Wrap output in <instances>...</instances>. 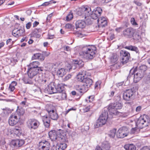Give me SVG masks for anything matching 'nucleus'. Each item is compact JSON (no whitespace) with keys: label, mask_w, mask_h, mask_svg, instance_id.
I'll list each match as a JSON object with an SVG mask.
<instances>
[{"label":"nucleus","mask_w":150,"mask_h":150,"mask_svg":"<svg viewBox=\"0 0 150 150\" xmlns=\"http://www.w3.org/2000/svg\"><path fill=\"white\" fill-rule=\"evenodd\" d=\"M96 48L94 46L84 47L79 53L80 57L86 59H92L95 57Z\"/></svg>","instance_id":"f257e3e1"},{"label":"nucleus","mask_w":150,"mask_h":150,"mask_svg":"<svg viewBox=\"0 0 150 150\" xmlns=\"http://www.w3.org/2000/svg\"><path fill=\"white\" fill-rule=\"evenodd\" d=\"M24 113V110L21 108L17 110L14 113H12L8 120V123L10 125L13 126L16 124L19 121L20 116L23 115Z\"/></svg>","instance_id":"f03ea898"},{"label":"nucleus","mask_w":150,"mask_h":150,"mask_svg":"<svg viewBox=\"0 0 150 150\" xmlns=\"http://www.w3.org/2000/svg\"><path fill=\"white\" fill-rule=\"evenodd\" d=\"M48 88V92L49 94L61 93L63 92L64 87L62 84H58L56 85L54 82H51L50 83L47 87Z\"/></svg>","instance_id":"7ed1b4c3"},{"label":"nucleus","mask_w":150,"mask_h":150,"mask_svg":"<svg viewBox=\"0 0 150 150\" xmlns=\"http://www.w3.org/2000/svg\"><path fill=\"white\" fill-rule=\"evenodd\" d=\"M82 83L83 84L80 87H79V86H76L77 87L78 86V88L77 89V90L80 93L85 92L88 90V88L92 85L93 81L91 79L86 76L83 80Z\"/></svg>","instance_id":"20e7f679"},{"label":"nucleus","mask_w":150,"mask_h":150,"mask_svg":"<svg viewBox=\"0 0 150 150\" xmlns=\"http://www.w3.org/2000/svg\"><path fill=\"white\" fill-rule=\"evenodd\" d=\"M138 88L137 85H135L132 88L126 90L123 93L124 99L127 101L132 99L135 95L136 91L137 90Z\"/></svg>","instance_id":"39448f33"},{"label":"nucleus","mask_w":150,"mask_h":150,"mask_svg":"<svg viewBox=\"0 0 150 150\" xmlns=\"http://www.w3.org/2000/svg\"><path fill=\"white\" fill-rule=\"evenodd\" d=\"M149 120L148 116L146 115H144L140 116L137 120L136 125L140 129L143 128L148 125Z\"/></svg>","instance_id":"423d86ee"},{"label":"nucleus","mask_w":150,"mask_h":150,"mask_svg":"<svg viewBox=\"0 0 150 150\" xmlns=\"http://www.w3.org/2000/svg\"><path fill=\"white\" fill-rule=\"evenodd\" d=\"M108 117V114L107 111L103 112L94 125L95 128H98L104 125L106 122Z\"/></svg>","instance_id":"0eeeda50"},{"label":"nucleus","mask_w":150,"mask_h":150,"mask_svg":"<svg viewBox=\"0 0 150 150\" xmlns=\"http://www.w3.org/2000/svg\"><path fill=\"white\" fill-rule=\"evenodd\" d=\"M57 133H58L54 130H51L49 132V137L52 141H55L56 139L62 142H66L67 141L66 137L62 135L60 133L58 135L57 134Z\"/></svg>","instance_id":"6e6552de"},{"label":"nucleus","mask_w":150,"mask_h":150,"mask_svg":"<svg viewBox=\"0 0 150 150\" xmlns=\"http://www.w3.org/2000/svg\"><path fill=\"white\" fill-rule=\"evenodd\" d=\"M134 75V81L137 83L144 76V74L141 71L137 70V67H136L134 69H131L130 71L129 75Z\"/></svg>","instance_id":"1a4fd4ad"},{"label":"nucleus","mask_w":150,"mask_h":150,"mask_svg":"<svg viewBox=\"0 0 150 150\" xmlns=\"http://www.w3.org/2000/svg\"><path fill=\"white\" fill-rule=\"evenodd\" d=\"M47 112L49 117L54 120H57L58 118V115L55 111V108L52 104L47 103Z\"/></svg>","instance_id":"9d476101"},{"label":"nucleus","mask_w":150,"mask_h":150,"mask_svg":"<svg viewBox=\"0 0 150 150\" xmlns=\"http://www.w3.org/2000/svg\"><path fill=\"white\" fill-rule=\"evenodd\" d=\"M91 13V8L88 6H82L79 8L78 14L80 16H82V17L86 18L87 17L90 16Z\"/></svg>","instance_id":"9b49d317"},{"label":"nucleus","mask_w":150,"mask_h":150,"mask_svg":"<svg viewBox=\"0 0 150 150\" xmlns=\"http://www.w3.org/2000/svg\"><path fill=\"white\" fill-rule=\"evenodd\" d=\"M28 75L30 78H32L35 76L34 80L35 82L39 81L40 77L39 76V71L40 70L35 68H28Z\"/></svg>","instance_id":"f8f14e48"},{"label":"nucleus","mask_w":150,"mask_h":150,"mask_svg":"<svg viewBox=\"0 0 150 150\" xmlns=\"http://www.w3.org/2000/svg\"><path fill=\"white\" fill-rule=\"evenodd\" d=\"M121 59V62L122 64L127 63L129 61L130 57V54L125 50H122L120 52Z\"/></svg>","instance_id":"ddd939ff"},{"label":"nucleus","mask_w":150,"mask_h":150,"mask_svg":"<svg viewBox=\"0 0 150 150\" xmlns=\"http://www.w3.org/2000/svg\"><path fill=\"white\" fill-rule=\"evenodd\" d=\"M27 125L29 129H35L38 127L39 125V123L35 119H30L27 122Z\"/></svg>","instance_id":"4468645a"},{"label":"nucleus","mask_w":150,"mask_h":150,"mask_svg":"<svg viewBox=\"0 0 150 150\" xmlns=\"http://www.w3.org/2000/svg\"><path fill=\"white\" fill-rule=\"evenodd\" d=\"M71 69V65L68 64L67 67L59 69L57 71V75L59 76L63 77L68 72L70 71Z\"/></svg>","instance_id":"2eb2a0df"},{"label":"nucleus","mask_w":150,"mask_h":150,"mask_svg":"<svg viewBox=\"0 0 150 150\" xmlns=\"http://www.w3.org/2000/svg\"><path fill=\"white\" fill-rule=\"evenodd\" d=\"M127 129L125 127L120 128L116 133L117 137L119 138H123L127 136Z\"/></svg>","instance_id":"dca6fc26"},{"label":"nucleus","mask_w":150,"mask_h":150,"mask_svg":"<svg viewBox=\"0 0 150 150\" xmlns=\"http://www.w3.org/2000/svg\"><path fill=\"white\" fill-rule=\"evenodd\" d=\"M134 32V30L132 28H128L123 30L122 35L124 37L131 38L133 36Z\"/></svg>","instance_id":"f3484780"},{"label":"nucleus","mask_w":150,"mask_h":150,"mask_svg":"<svg viewBox=\"0 0 150 150\" xmlns=\"http://www.w3.org/2000/svg\"><path fill=\"white\" fill-rule=\"evenodd\" d=\"M24 144V141L22 139H16L12 140L10 143L11 146L18 148L22 146Z\"/></svg>","instance_id":"a211bd4d"},{"label":"nucleus","mask_w":150,"mask_h":150,"mask_svg":"<svg viewBox=\"0 0 150 150\" xmlns=\"http://www.w3.org/2000/svg\"><path fill=\"white\" fill-rule=\"evenodd\" d=\"M102 12V9L100 7H97L96 10H94L92 13H91V17L93 19H96L98 18Z\"/></svg>","instance_id":"6ab92c4d"},{"label":"nucleus","mask_w":150,"mask_h":150,"mask_svg":"<svg viewBox=\"0 0 150 150\" xmlns=\"http://www.w3.org/2000/svg\"><path fill=\"white\" fill-rule=\"evenodd\" d=\"M67 141L66 142H62L60 141L61 143L58 144L55 147L56 150H63L66 148L67 145L66 144L68 142V140L66 138Z\"/></svg>","instance_id":"aec40b11"},{"label":"nucleus","mask_w":150,"mask_h":150,"mask_svg":"<svg viewBox=\"0 0 150 150\" xmlns=\"http://www.w3.org/2000/svg\"><path fill=\"white\" fill-rule=\"evenodd\" d=\"M25 31L23 29H18L17 28H15L12 31V33L13 35L15 37H19L24 35Z\"/></svg>","instance_id":"412c9836"},{"label":"nucleus","mask_w":150,"mask_h":150,"mask_svg":"<svg viewBox=\"0 0 150 150\" xmlns=\"http://www.w3.org/2000/svg\"><path fill=\"white\" fill-rule=\"evenodd\" d=\"M112 106V105H109L108 109L112 115H115L120 116L121 115V113L118 110L115 109Z\"/></svg>","instance_id":"4be33fe9"},{"label":"nucleus","mask_w":150,"mask_h":150,"mask_svg":"<svg viewBox=\"0 0 150 150\" xmlns=\"http://www.w3.org/2000/svg\"><path fill=\"white\" fill-rule=\"evenodd\" d=\"M40 65V63L38 61L33 62L28 65L29 68L38 69V70H40V71H42L40 68L38 67Z\"/></svg>","instance_id":"5701e85b"},{"label":"nucleus","mask_w":150,"mask_h":150,"mask_svg":"<svg viewBox=\"0 0 150 150\" xmlns=\"http://www.w3.org/2000/svg\"><path fill=\"white\" fill-rule=\"evenodd\" d=\"M86 24V22L82 20H78L76 22V28H83L85 27Z\"/></svg>","instance_id":"b1692460"},{"label":"nucleus","mask_w":150,"mask_h":150,"mask_svg":"<svg viewBox=\"0 0 150 150\" xmlns=\"http://www.w3.org/2000/svg\"><path fill=\"white\" fill-rule=\"evenodd\" d=\"M61 65L60 63H56L54 64L52 63L49 64L48 67L49 68L48 71L53 72L54 70V69L57 67H58Z\"/></svg>","instance_id":"393cba45"},{"label":"nucleus","mask_w":150,"mask_h":150,"mask_svg":"<svg viewBox=\"0 0 150 150\" xmlns=\"http://www.w3.org/2000/svg\"><path fill=\"white\" fill-rule=\"evenodd\" d=\"M41 29H35L32 33V35L35 37L39 38L40 36L41 33Z\"/></svg>","instance_id":"a878e982"},{"label":"nucleus","mask_w":150,"mask_h":150,"mask_svg":"<svg viewBox=\"0 0 150 150\" xmlns=\"http://www.w3.org/2000/svg\"><path fill=\"white\" fill-rule=\"evenodd\" d=\"M124 148L126 150H137L135 146L132 144H126L125 145Z\"/></svg>","instance_id":"bb28decb"},{"label":"nucleus","mask_w":150,"mask_h":150,"mask_svg":"<svg viewBox=\"0 0 150 150\" xmlns=\"http://www.w3.org/2000/svg\"><path fill=\"white\" fill-rule=\"evenodd\" d=\"M125 48L126 49L130 50L131 51H134L137 53H139V50L138 48L134 46L130 45L129 46H125Z\"/></svg>","instance_id":"cd10ccee"},{"label":"nucleus","mask_w":150,"mask_h":150,"mask_svg":"<svg viewBox=\"0 0 150 150\" xmlns=\"http://www.w3.org/2000/svg\"><path fill=\"white\" fill-rule=\"evenodd\" d=\"M110 61L112 63H115L117 61L118 59V56L116 54L113 53L110 57Z\"/></svg>","instance_id":"c85d7f7f"},{"label":"nucleus","mask_w":150,"mask_h":150,"mask_svg":"<svg viewBox=\"0 0 150 150\" xmlns=\"http://www.w3.org/2000/svg\"><path fill=\"white\" fill-rule=\"evenodd\" d=\"M37 59L43 60L44 59V58L41 54L37 53L34 54L32 57V59L33 60Z\"/></svg>","instance_id":"c756f323"},{"label":"nucleus","mask_w":150,"mask_h":150,"mask_svg":"<svg viewBox=\"0 0 150 150\" xmlns=\"http://www.w3.org/2000/svg\"><path fill=\"white\" fill-rule=\"evenodd\" d=\"M74 62L76 67L80 68L84 65L83 62L82 60H74Z\"/></svg>","instance_id":"7c9ffc66"},{"label":"nucleus","mask_w":150,"mask_h":150,"mask_svg":"<svg viewBox=\"0 0 150 150\" xmlns=\"http://www.w3.org/2000/svg\"><path fill=\"white\" fill-rule=\"evenodd\" d=\"M85 74V73H83L81 74L80 72L77 76V78L78 81L82 82L83 80L86 76H84Z\"/></svg>","instance_id":"2f4dec72"},{"label":"nucleus","mask_w":150,"mask_h":150,"mask_svg":"<svg viewBox=\"0 0 150 150\" xmlns=\"http://www.w3.org/2000/svg\"><path fill=\"white\" fill-rule=\"evenodd\" d=\"M14 134L18 136H19L21 134V132L20 127H16L13 130Z\"/></svg>","instance_id":"473e14b6"},{"label":"nucleus","mask_w":150,"mask_h":150,"mask_svg":"<svg viewBox=\"0 0 150 150\" xmlns=\"http://www.w3.org/2000/svg\"><path fill=\"white\" fill-rule=\"evenodd\" d=\"M17 83L16 81H13L9 85L8 90L11 92H13L15 89V86L17 85Z\"/></svg>","instance_id":"72a5a7b5"},{"label":"nucleus","mask_w":150,"mask_h":150,"mask_svg":"<svg viewBox=\"0 0 150 150\" xmlns=\"http://www.w3.org/2000/svg\"><path fill=\"white\" fill-rule=\"evenodd\" d=\"M110 105H112V106H113V108H114L115 109H116L117 110H120L121 109L122 106V104L119 102L116 103V104L115 103L111 104H110Z\"/></svg>","instance_id":"f704fd0d"},{"label":"nucleus","mask_w":150,"mask_h":150,"mask_svg":"<svg viewBox=\"0 0 150 150\" xmlns=\"http://www.w3.org/2000/svg\"><path fill=\"white\" fill-rule=\"evenodd\" d=\"M102 146L104 150H109L110 147V144L107 142H104L103 143Z\"/></svg>","instance_id":"c9c22d12"},{"label":"nucleus","mask_w":150,"mask_h":150,"mask_svg":"<svg viewBox=\"0 0 150 150\" xmlns=\"http://www.w3.org/2000/svg\"><path fill=\"white\" fill-rule=\"evenodd\" d=\"M32 79L29 77V78L25 77L23 79V80L25 83L32 84L33 83L34 80H32Z\"/></svg>","instance_id":"e433bc0d"},{"label":"nucleus","mask_w":150,"mask_h":150,"mask_svg":"<svg viewBox=\"0 0 150 150\" xmlns=\"http://www.w3.org/2000/svg\"><path fill=\"white\" fill-rule=\"evenodd\" d=\"M137 70L141 71L144 74L145 71L147 67L145 65H142L139 66L138 68H137Z\"/></svg>","instance_id":"4c0bfd02"},{"label":"nucleus","mask_w":150,"mask_h":150,"mask_svg":"<svg viewBox=\"0 0 150 150\" xmlns=\"http://www.w3.org/2000/svg\"><path fill=\"white\" fill-rule=\"evenodd\" d=\"M116 132V129H114L111 130L109 134V136L112 138H114L115 136Z\"/></svg>","instance_id":"58836bf2"},{"label":"nucleus","mask_w":150,"mask_h":150,"mask_svg":"<svg viewBox=\"0 0 150 150\" xmlns=\"http://www.w3.org/2000/svg\"><path fill=\"white\" fill-rule=\"evenodd\" d=\"M73 18V13L71 12H70L67 16L66 20L67 21H69L71 20Z\"/></svg>","instance_id":"ea45409f"},{"label":"nucleus","mask_w":150,"mask_h":150,"mask_svg":"<svg viewBox=\"0 0 150 150\" xmlns=\"http://www.w3.org/2000/svg\"><path fill=\"white\" fill-rule=\"evenodd\" d=\"M106 18L104 17L99 18L97 20L98 25H100L102 23L104 22V21H106Z\"/></svg>","instance_id":"a19ab883"},{"label":"nucleus","mask_w":150,"mask_h":150,"mask_svg":"<svg viewBox=\"0 0 150 150\" xmlns=\"http://www.w3.org/2000/svg\"><path fill=\"white\" fill-rule=\"evenodd\" d=\"M42 121L44 126L46 127L47 125V115H45L42 118Z\"/></svg>","instance_id":"79ce46f5"},{"label":"nucleus","mask_w":150,"mask_h":150,"mask_svg":"<svg viewBox=\"0 0 150 150\" xmlns=\"http://www.w3.org/2000/svg\"><path fill=\"white\" fill-rule=\"evenodd\" d=\"M140 129L138 128L137 126H136L134 128H132L131 130V132L132 133L134 134L136 132L139 131Z\"/></svg>","instance_id":"37998d69"},{"label":"nucleus","mask_w":150,"mask_h":150,"mask_svg":"<svg viewBox=\"0 0 150 150\" xmlns=\"http://www.w3.org/2000/svg\"><path fill=\"white\" fill-rule=\"evenodd\" d=\"M130 22L132 25L134 26L138 25V24L136 22L134 18H132L130 19Z\"/></svg>","instance_id":"c03bdc74"},{"label":"nucleus","mask_w":150,"mask_h":150,"mask_svg":"<svg viewBox=\"0 0 150 150\" xmlns=\"http://www.w3.org/2000/svg\"><path fill=\"white\" fill-rule=\"evenodd\" d=\"M75 34L77 36L80 38H82L84 36L83 34L80 32H76Z\"/></svg>","instance_id":"a18cd8bd"},{"label":"nucleus","mask_w":150,"mask_h":150,"mask_svg":"<svg viewBox=\"0 0 150 150\" xmlns=\"http://www.w3.org/2000/svg\"><path fill=\"white\" fill-rule=\"evenodd\" d=\"M107 25V22L106 20L104 21V22L102 23L101 24L98 25L99 28L103 27Z\"/></svg>","instance_id":"49530a36"},{"label":"nucleus","mask_w":150,"mask_h":150,"mask_svg":"<svg viewBox=\"0 0 150 150\" xmlns=\"http://www.w3.org/2000/svg\"><path fill=\"white\" fill-rule=\"evenodd\" d=\"M71 74H69L67 75V76L65 77L64 78L63 80L64 81H66L69 80L71 77Z\"/></svg>","instance_id":"de8ad7c7"},{"label":"nucleus","mask_w":150,"mask_h":150,"mask_svg":"<svg viewBox=\"0 0 150 150\" xmlns=\"http://www.w3.org/2000/svg\"><path fill=\"white\" fill-rule=\"evenodd\" d=\"M90 106H88L85 108L83 109V112H88L90 110Z\"/></svg>","instance_id":"09e8293b"},{"label":"nucleus","mask_w":150,"mask_h":150,"mask_svg":"<svg viewBox=\"0 0 150 150\" xmlns=\"http://www.w3.org/2000/svg\"><path fill=\"white\" fill-rule=\"evenodd\" d=\"M64 91H63V92H62L61 93L62 100L65 99L67 97L66 94L65 93H64Z\"/></svg>","instance_id":"8fccbe9b"},{"label":"nucleus","mask_w":150,"mask_h":150,"mask_svg":"<svg viewBox=\"0 0 150 150\" xmlns=\"http://www.w3.org/2000/svg\"><path fill=\"white\" fill-rule=\"evenodd\" d=\"M61 93H58L59 94L57 95V97L56 98L57 99L59 100H62Z\"/></svg>","instance_id":"3c124183"},{"label":"nucleus","mask_w":150,"mask_h":150,"mask_svg":"<svg viewBox=\"0 0 150 150\" xmlns=\"http://www.w3.org/2000/svg\"><path fill=\"white\" fill-rule=\"evenodd\" d=\"M94 96H91L88 97V100L90 102H92L94 99Z\"/></svg>","instance_id":"603ef678"},{"label":"nucleus","mask_w":150,"mask_h":150,"mask_svg":"<svg viewBox=\"0 0 150 150\" xmlns=\"http://www.w3.org/2000/svg\"><path fill=\"white\" fill-rule=\"evenodd\" d=\"M31 25V23L29 22L27 23L26 25V28L27 29H29L30 28Z\"/></svg>","instance_id":"864d4df0"},{"label":"nucleus","mask_w":150,"mask_h":150,"mask_svg":"<svg viewBox=\"0 0 150 150\" xmlns=\"http://www.w3.org/2000/svg\"><path fill=\"white\" fill-rule=\"evenodd\" d=\"M72 27L71 25L69 23L65 25V27L67 29H71V28Z\"/></svg>","instance_id":"5fc2aeb1"},{"label":"nucleus","mask_w":150,"mask_h":150,"mask_svg":"<svg viewBox=\"0 0 150 150\" xmlns=\"http://www.w3.org/2000/svg\"><path fill=\"white\" fill-rule=\"evenodd\" d=\"M122 29H123V27H119V28H116L115 29V30L117 32H119L121 31L122 30Z\"/></svg>","instance_id":"6e6d98bb"},{"label":"nucleus","mask_w":150,"mask_h":150,"mask_svg":"<svg viewBox=\"0 0 150 150\" xmlns=\"http://www.w3.org/2000/svg\"><path fill=\"white\" fill-rule=\"evenodd\" d=\"M141 109L142 107L141 106H138L137 107V108H136V111L137 112H139L141 110Z\"/></svg>","instance_id":"4d7b16f0"},{"label":"nucleus","mask_w":150,"mask_h":150,"mask_svg":"<svg viewBox=\"0 0 150 150\" xmlns=\"http://www.w3.org/2000/svg\"><path fill=\"white\" fill-rule=\"evenodd\" d=\"M134 2L135 4L137 6H140L142 5V4L140 2L137 1H134Z\"/></svg>","instance_id":"13d9d810"},{"label":"nucleus","mask_w":150,"mask_h":150,"mask_svg":"<svg viewBox=\"0 0 150 150\" xmlns=\"http://www.w3.org/2000/svg\"><path fill=\"white\" fill-rule=\"evenodd\" d=\"M52 16V13H50L47 16V22L50 21V20Z\"/></svg>","instance_id":"bf43d9fd"},{"label":"nucleus","mask_w":150,"mask_h":150,"mask_svg":"<svg viewBox=\"0 0 150 150\" xmlns=\"http://www.w3.org/2000/svg\"><path fill=\"white\" fill-rule=\"evenodd\" d=\"M39 24V23L38 22L35 21L34 22L33 24V27H35L37 26Z\"/></svg>","instance_id":"052dcab7"},{"label":"nucleus","mask_w":150,"mask_h":150,"mask_svg":"<svg viewBox=\"0 0 150 150\" xmlns=\"http://www.w3.org/2000/svg\"><path fill=\"white\" fill-rule=\"evenodd\" d=\"M100 85V82L97 81L96 82L95 84V88H96L97 87H98V85Z\"/></svg>","instance_id":"680f3d73"},{"label":"nucleus","mask_w":150,"mask_h":150,"mask_svg":"<svg viewBox=\"0 0 150 150\" xmlns=\"http://www.w3.org/2000/svg\"><path fill=\"white\" fill-rule=\"evenodd\" d=\"M140 150H150V149L147 146H144Z\"/></svg>","instance_id":"e2e57ef3"},{"label":"nucleus","mask_w":150,"mask_h":150,"mask_svg":"<svg viewBox=\"0 0 150 150\" xmlns=\"http://www.w3.org/2000/svg\"><path fill=\"white\" fill-rule=\"evenodd\" d=\"M48 35H49V39H52L54 37V34L51 35L49 33H48Z\"/></svg>","instance_id":"0e129e2a"},{"label":"nucleus","mask_w":150,"mask_h":150,"mask_svg":"<svg viewBox=\"0 0 150 150\" xmlns=\"http://www.w3.org/2000/svg\"><path fill=\"white\" fill-rule=\"evenodd\" d=\"M112 0H102V3H107L109 1H110Z\"/></svg>","instance_id":"69168bd1"},{"label":"nucleus","mask_w":150,"mask_h":150,"mask_svg":"<svg viewBox=\"0 0 150 150\" xmlns=\"http://www.w3.org/2000/svg\"><path fill=\"white\" fill-rule=\"evenodd\" d=\"M108 93L109 94V96H110L111 97H112L113 96V95H114V92L113 91H112Z\"/></svg>","instance_id":"338daca9"},{"label":"nucleus","mask_w":150,"mask_h":150,"mask_svg":"<svg viewBox=\"0 0 150 150\" xmlns=\"http://www.w3.org/2000/svg\"><path fill=\"white\" fill-rule=\"evenodd\" d=\"M28 41V40L26 38V37H23V38L21 40V42H23L24 41H25L27 42Z\"/></svg>","instance_id":"774afa93"}]
</instances>
